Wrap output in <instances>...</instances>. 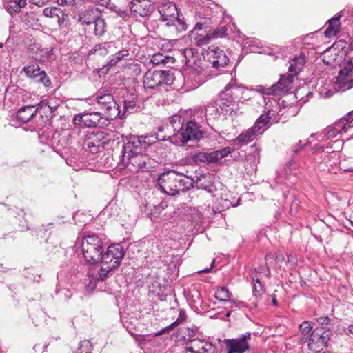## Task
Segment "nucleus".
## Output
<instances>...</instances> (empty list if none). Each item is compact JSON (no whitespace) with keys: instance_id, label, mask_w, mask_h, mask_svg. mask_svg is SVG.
<instances>
[{"instance_id":"c9c22d12","label":"nucleus","mask_w":353,"mask_h":353,"mask_svg":"<svg viewBox=\"0 0 353 353\" xmlns=\"http://www.w3.org/2000/svg\"><path fill=\"white\" fill-rule=\"evenodd\" d=\"M192 160L194 162L199 163H214V159L213 152H198L195 154Z\"/></svg>"},{"instance_id":"6e6552de","label":"nucleus","mask_w":353,"mask_h":353,"mask_svg":"<svg viewBox=\"0 0 353 353\" xmlns=\"http://www.w3.org/2000/svg\"><path fill=\"white\" fill-rule=\"evenodd\" d=\"M94 100L107 119L113 120L119 116V103L114 99L111 90L105 88L99 90L95 94Z\"/></svg>"},{"instance_id":"f3484780","label":"nucleus","mask_w":353,"mask_h":353,"mask_svg":"<svg viewBox=\"0 0 353 353\" xmlns=\"http://www.w3.org/2000/svg\"><path fill=\"white\" fill-rule=\"evenodd\" d=\"M23 71L26 77L34 79L36 82L43 84L46 87L51 85V81L44 70H41L39 65L32 63L23 67Z\"/></svg>"},{"instance_id":"7c9ffc66","label":"nucleus","mask_w":353,"mask_h":353,"mask_svg":"<svg viewBox=\"0 0 353 353\" xmlns=\"http://www.w3.org/2000/svg\"><path fill=\"white\" fill-rule=\"evenodd\" d=\"M236 28L234 23H228V25L221 23L219 27L212 32V37L219 38L229 36L236 31Z\"/></svg>"},{"instance_id":"8fccbe9b","label":"nucleus","mask_w":353,"mask_h":353,"mask_svg":"<svg viewBox=\"0 0 353 353\" xmlns=\"http://www.w3.org/2000/svg\"><path fill=\"white\" fill-rule=\"evenodd\" d=\"M318 323L323 327L324 325H328L331 323V319L328 316H321L317 319Z\"/></svg>"},{"instance_id":"a19ab883","label":"nucleus","mask_w":353,"mask_h":353,"mask_svg":"<svg viewBox=\"0 0 353 353\" xmlns=\"http://www.w3.org/2000/svg\"><path fill=\"white\" fill-rule=\"evenodd\" d=\"M215 298L219 301L227 302L230 299V293L225 287H221L216 291Z\"/></svg>"},{"instance_id":"4d7b16f0","label":"nucleus","mask_w":353,"mask_h":353,"mask_svg":"<svg viewBox=\"0 0 353 353\" xmlns=\"http://www.w3.org/2000/svg\"><path fill=\"white\" fill-rule=\"evenodd\" d=\"M29 2L39 7L46 4V0H29Z\"/></svg>"},{"instance_id":"774afa93","label":"nucleus","mask_w":353,"mask_h":353,"mask_svg":"<svg viewBox=\"0 0 353 353\" xmlns=\"http://www.w3.org/2000/svg\"><path fill=\"white\" fill-rule=\"evenodd\" d=\"M283 259H284V257H283V255H281V256H276V260H277L278 261H283Z\"/></svg>"},{"instance_id":"f03ea898","label":"nucleus","mask_w":353,"mask_h":353,"mask_svg":"<svg viewBox=\"0 0 353 353\" xmlns=\"http://www.w3.org/2000/svg\"><path fill=\"white\" fill-rule=\"evenodd\" d=\"M158 140L156 135L130 136L122 147L123 165L132 172H148L152 160L143 152Z\"/></svg>"},{"instance_id":"f257e3e1","label":"nucleus","mask_w":353,"mask_h":353,"mask_svg":"<svg viewBox=\"0 0 353 353\" xmlns=\"http://www.w3.org/2000/svg\"><path fill=\"white\" fill-rule=\"evenodd\" d=\"M183 54L188 67L185 72V81L191 83L192 88H197L203 83L208 68L221 70L229 63L225 52L214 46L208 47L203 59L194 48H185Z\"/></svg>"},{"instance_id":"ea45409f","label":"nucleus","mask_w":353,"mask_h":353,"mask_svg":"<svg viewBox=\"0 0 353 353\" xmlns=\"http://www.w3.org/2000/svg\"><path fill=\"white\" fill-rule=\"evenodd\" d=\"M234 150V149H233L230 147H225V148H222L221 150L212 152L215 163L218 162L219 160L222 159L223 158L227 157L228 154H230Z\"/></svg>"},{"instance_id":"0e129e2a","label":"nucleus","mask_w":353,"mask_h":353,"mask_svg":"<svg viewBox=\"0 0 353 353\" xmlns=\"http://www.w3.org/2000/svg\"><path fill=\"white\" fill-rule=\"evenodd\" d=\"M213 265H214V261L212 263V264H211L210 268H205L204 270H200L198 272L199 273H208L212 269V268L213 267Z\"/></svg>"},{"instance_id":"ddd939ff","label":"nucleus","mask_w":353,"mask_h":353,"mask_svg":"<svg viewBox=\"0 0 353 353\" xmlns=\"http://www.w3.org/2000/svg\"><path fill=\"white\" fill-rule=\"evenodd\" d=\"M158 10L161 14V19L163 21H168L167 26H175L177 31H182L186 29L185 23L178 18L177 8L172 2L169 1L161 3L159 6Z\"/></svg>"},{"instance_id":"cd10ccee","label":"nucleus","mask_w":353,"mask_h":353,"mask_svg":"<svg viewBox=\"0 0 353 353\" xmlns=\"http://www.w3.org/2000/svg\"><path fill=\"white\" fill-rule=\"evenodd\" d=\"M259 134L252 128H250L245 132L241 133L233 140L234 144L245 145L252 141Z\"/></svg>"},{"instance_id":"bb28decb","label":"nucleus","mask_w":353,"mask_h":353,"mask_svg":"<svg viewBox=\"0 0 353 353\" xmlns=\"http://www.w3.org/2000/svg\"><path fill=\"white\" fill-rule=\"evenodd\" d=\"M115 41L105 42L96 44L90 52L95 55L104 57L110 52H114L116 49Z\"/></svg>"},{"instance_id":"bf43d9fd","label":"nucleus","mask_w":353,"mask_h":353,"mask_svg":"<svg viewBox=\"0 0 353 353\" xmlns=\"http://www.w3.org/2000/svg\"><path fill=\"white\" fill-rule=\"evenodd\" d=\"M21 10L26 5V0H14Z\"/></svg>"},{"instance_id":"7ed1b4c3","label":"nucleus","mask_w":353,"mask_h":353,"mask_svg":"<svg viewBox=\"0 0 353 353\" xmlns=\"http://www.w3.org/2000/svg\"><path fill=\"white\" fill-rule=\"evenodd\" d=\"M305 63V55L301 53L299 57H295L291 60L288 73L281 75L276 83L270 87L260 85L258 91L263 94L273 96H281L288 93L292 88L294 77L302 70Z\"/></svg>"},{"instance_id":"69168bd1","label":"nucleus","mask_w":353,"mask_h":353,"mask_svg":"<svg viewBox=\"0 0 353 353\" xmlns=\"http://www.w3.org/2000/svg\"><path fill=\"white\" fill-rule=\"evenodd\" d=\"M272 297V304L274 305V306H277L278 305V302L276 301V295L275 294H273L271 296Z\"/></svg>"},{"instance_id":"b1692460","label":"nucleus","mask_w":353,"mask_h":353,"mask_svg":"<svg viewBox=\"0 0 353 353\" xmlns=\"http://www.w3.org/2000/svg\"><path fill=\"white\" fill-rule=\"evenodd\" d=\"M196 183L199 189L204 190L208 193H214L216 190L213 183L212 176L209 173L201 174Z\"/></svg>"},{"instance_id":"338daca9","label":"nucleus","mask_w":353,"mask_h":353,"mask_svg":"<svg viewBox=\"0 0 353 353\" xmlns=\"http://www.w3.org/2000/svg\"><path fill=\"white\" fill-rule=\"evenodd\" d=\"M348 330H349V332H350L351 334H353V324H352V325H350L349 326Z\"/></svg>"},{"instance_id":"4c0bfd02","label":"nucleus","mask_w":353,"mask_h":353,"mask_svg":"<svg viewBox=\"0 0 353 353\" xmlns=\"http://www.w3.org/2000/svg\"><path fill=\"white\" fill-rule=\"evenodd\" d=\"M168 207L165 202H161L157 205H153L152 208H149L146 206L147 214L152 220L156 219L159 217L161 212Z\"/></svg>"},{"instance_id":"052dcab7","label":"nucleus","mask_w":353,"mask_h":353,"mask_svg":"<svg viewBox=\"0 0 353 353\" xmlns=\"http://www.w3.org/2000/svg\"><path fill=\"white\" fill-rule=\"evenodd\" d=\"M309 337H310V335L304 336V335L301 334V336L300 338V342L302 343L307 342V343H309Z\"/></svg>"},{"instance_id":"603ef678","label":"nucleus","mask_w":353,"mask_h":353,"mask_svg":"<svg viewBox=\"0 0 353 353\" xmlns=\"http://www.w3.org/2000/svg\"><path fill=\"white\" fill-rule=\"evenodd\" d=\"M118 62H119V60L114 54L109 57V60L105 66L108 67L109 69L110 68L114 66Z\"/></svg>"},{"instance_id":"dca6fc26","label":"nucleus","mask_w":353,"mask_h":353,"mask_svg":"<svg viewBox=\"0 0 353 353\" xmlns=\"http://www.w3.org/2000/svg\"><path fill=\"white\" fill-rule=\"evenodd\" d=\"M250 339L251 334L248 332L239 338L225 339L228 353H244L250 347L248 341Z\"/></svg>"},{"instance_id":"aec40b11","label":"nucleus","mask_w":353,"mask_h":353,"mask_svg":"<svg viewBox=\"0 0 353 353\" xmlns=\"http://www.w3.org/2000/svg\"><path fill=\"white\" fill-rule=\"evenodd\" d=\"M43 14L46 17L57 19V23L60 28H63L67 26L65 21L68 16L59 8H45L43 10Z\"/></svg>"},{"instance_id":"a211bd4d","label":"nucleus","mask_w":353,"mask_h":353,"mask_svg":"<svg viewBox=\"0 0 353 353\" xmlns=\"http://www.w3.org/2000/svg\"><path fill=\"white\" fill-rule=\"evenodd\" d=\"M151 1H145L136 3L130 2V12L135 17H149L154 11V6L151 3Z\"/></svg>"},{"instance_id":"f8f14e48","label":"nucleus","mask_w":353,"mask_h":353,"mask_svg":"<svg viewBox=\"0 0 353 353\" xmlns=\"http://www.w3.org/2000/svg\"><path fill=\"white\" fill-rule=\"evenodd\" d=\"M330 328L318 327L314 329L309 337L308 349L315 353H320L327 347L329 341L332 336Z\"/></svg>"},{"instance_id":"6ab92c4d","label":"nucleus","mask_w":353,"mask_h":353,"mask_svg":"<svg viewBox=\"0 0 353 353\" xmlns=\"http://www.w3.org/2000/svg\"><path fill=\"white\" fill-rule=\"evenodd\" d=\"M214 347L211 343L205 342L198 338L188 339L185 343V353H209V349L206 347Z\"/></svg>"},{"instance_id":"4be33fe9","label":"nucleus","mask_w":353,"mask_h":353,"mask_svg":"<svg viewBox=\"0 0 353 353\" xmlns=\"http://www.w3.org/2000/svg\"><path fill=\"white\" fill-rule=\"evenodd\" d=\"M72 134L68 130H63L61 134L54 135L52 138V145L57 150L68 148L71 144Z\"/></svg>"},{"instance_id":"864d4df0","label":"nucleus","mask_w":353,"mask_h":353,"mask_svg":"<svg viewBox=\"0 0 353 353\" xmlns=\"http://www.w3.org/2000/svg\"><path fill=\"white\" fill-rule=\"evenodd\" d=\"M127 330L129 332V334L131 336H132L136 341H137L139 342H142L145 340L144 336L134 333L133 331L130 330L128 327H127Z\"/></svg>"},{"instance_id":"37998d69","label":"nucleus","mask_w":353,"mask_h":353,"mask_svg":"<svg viewBox=\"0 0 353 353\" xmlns=\"http://www.w3.org/2000/svg\"><path fill=\"white\" fill-rule=\"evenodd\" d=\"M299 330L302 335H304V336L310 335V334L312 332L313 327L312 325L311 322L305 321L302 322L299 325Z\"/></svg>"},{"instance_id":"a18cd8bd","label":"nucleus","mask_w":353,"mask_h":353,"mask_svg":"<svg viewBox=\"0 0 353 353\" xmlns=\"http://www.w3.org/2000/svg\"><path fill=\"white\" fill-rule=\"evenodd\" d=\"M264 292V287L262 284L261 281H259V283H255L254 284L253 288V295L256 299L262 296L263 293Z\"/></svg>"},{"instance_id":"423d86ee","label":"nucleus","mask_w":353,"mask_h":353,"mask_svg":"<svg viewBox=\"0 0 353 353\" xmlns=\"http://www.w3.org/2000/svg\"><path fill=\"white\" fill-rule=\"evenodd\" d=\"M125 255V251L121 244H113L108 246L107 250L100 257L101 268L99 271L101 279H106L110 272L117 268Z\"/></svg>"},{"instance_id":"79ce46f5","label":"nucleus","mask_w":353,"mask_h":353,"mask_svg":"<svg viewBox=\"0 0 353 353\" xmlns=\"http://www.w3.org/2000/svg\"><path fill=\"white\" fill-rule=\"evenodd\" d=\"M172 59L173 58L169 57L168 56H164L163 54L158 53L152 56L151 62L154 65H158L162 63H169V60Z\"/></svg>"},{"instance_id":"f704fd0d","label":"nucleus","mask_w":353,"mask_h":353,"mask_svg":"<svg viewBox=\"0 0 353 353\" xmlns=\"http://www.w3.org/2000/svg\"><path fill=\"white\" fill-rule=\"evenodd\" d=\"M90 28L93 29V32L96 36H102L104 34L106 31V23L101 15L97 18L92 23V26H90Z\"/></svg>"},{"instance_id":"5fc2aeb1","label":"nucleus","mask_w":353,"mask_h":353,"mask_svg":"<svg viewBox=\"0 0 353 353\" xmlns=\"http://www.w3.org/2000/svg\"><path fill=\"white\" fill-rule=\"evenodd\" d=\"M76 0H57V3L59 6H70V5H74Z\"/></svg>"},{"instance_id":"3c124183","label":"nucleus","mask_w":353,"mask_h":353,"mask_svg":"<svg viewBox=\"0 0 353 353\" xmlns=\"http://www.w3.org/2000/svg\"><path fill=\"white\" fill-rule=\"evenodd\" d=\"M115 56L118 57L119 61H121L122 59H127L128 57L129 56V52L128 50H120L117 52H116L115 54Z\"/></svg>"},{"instance_id":"393cba45","label":"nucleus","mask_w":353,"mask_h":353,"mask_svg":"<svg viewBox=\"0 0 353 353\" xmlns=\"http://www.w3.org/2000/svg\"><path fill=\"white\" fill-rule=\"evenodd\" d=\"M99 15L101 12L98 8H92L80 13L78 21L83 25L90 26Z\"/></svg>"},{"instance_id":"9b49d317","label":"nucleus","mask_w":353,"mask_h":353,"mask_svg":"<svg viewBox=\"0 0 353 353\" xmlns=\"http://www.w3.org/2000/svg\"><path fill=\"white\" fill-rule=\"evenodd\" d=\"M346 54V65L336 77V83L342 90L350 89L353 86V40L350 43Z\"/></svg>"},{"instance_id":"58836bf2","label":"nucleus","mask_w":353,"mask_h":353,"mask_svg":"<svg viewBox=\"0 0 353 353\" xmlns=\"http://www.w3.org/2000/svg\"><path fill=\"white\" fill-rule=\"evenodd\" d=\"M186 319V314L185 312L183 310H180L179 316L177 319L173 322L172 324H170L169 326H167L166 327L162 329L159 333L158 335L163 334L165 332V330H173L174 327L179 325L183 321H185Z\"/></svg>"},{"instance_id":"2eb2a0df","label":"nucleus","mask_w":353,"mask_h":353,"mask_svg":"<svg viewBox=\"0 0 353 353\" xmlns=\"http://www.w3.org/2000/svg\"><path fill=\"white\" fill-rule=\"evenodd\" d=\"M119 117L123 119L126 114H131L137 111L138 96L134 92H126L123 95L121 101H119Z\"/></svg>"},{"instance_id":"9d476101","label":"nucleus","mask_w":353,"mask_h":353,"mask_svg":"<svg viewBox=\"0 0 353 353\" xmlns=\"http://www.w3.org/2000/svg\"><path fill=\"white\" fill-rule=\"evenodd\" d=\"M236 84V81L231 79L225 85L224 90L219 93V99L215 101L223 115L231 114L236 107V101L234 97V94L238 90Z\"/></svg>"},{"instance_id":"49530a36","label":"nucleus","mask_w":353,"mask_h":353,"mask_svg":"<svg viewBox=\"0 0 353 353\" xmlns=\"http://www.w3.org/2000/svg\"><path fill=\"white\" fill-rule=\"evenodd\" d=\"M324 131L327 139L334 138L336 137L337 134H341L339 131L336 130V128L334 125V124L327 127Z\"/></svg>"},{"instance_id":"5701e85b","label":"nucleus","mask_w":353,"mask_h":353,"mask_svg":"<svg viewBox=\"0 0 353 353\" xmlns=\"http://www.w3.org/2000/svg\"><path fill=\"white\" fill-rule=\"evenodd\" d=\"M101 112H84L83 114L77 116L79 121L85 126L92 128L97 126L102 119Z\"/></svg>"},{"instance_id":"6e6d98bb","label":"nucleus","mask_w":353,"mask_h":353,"mask_svg":"<svg viewBox=\"0 0 353 353\" xmlns=\"http://www.w3.org/2000/svg\"><path fill=\"white\" fill-rule=\"evenodd\" d=\"M232 305L230 306L231 309L236 308V307H245V303L242 301H230Z\"/></svg>"},{"instance_id":"412c9836","label":"nucleus","mask_w":353,"mask_h":353,"mask_svg":"<svg viewBox=\"0 0 353 353\" xmlns=\"http://www.w3.org/2000/svg\"><path fill=\"white\" fill-rule=\"evenodd\" d=\"M205 22H197L194 28V30L191 32V39L194 41V43L197 46H202L209 43L211 37L205 32L203 33H199V30H201L203 26L206 24Z\"/></svg>"},{"instance_id":"473e14b6","label":"nucleus","mask_w":353,"mask_h":353,"mask_svg":"<svg viewBox=\"0 0 353 353\" xmlns=\"http://www.w3.org/2000/svg\"><path fill=\"white\" fill-rule=\"evenodd\" d=\"M221 114L222 113L220 112V109L216 101L205 107V116L208 124L210 121L217 119Z\"/></svg>"},{"instance_id":"e2e57ef3","label":"nucleus","mask_w":353,"mask_h":353,"mask_svg":"<svg viewBox=\"0 0 353 353\" xmlns=\"http://www.w3.org/2000/svg\"><path fill=\"white\" fill-rule=\"evenodd\" d=\"M288 263H292L294 264L296 263V261H295V258H294V256L292 254H289L288 256Z\"/></svg>"},{"instance_id":"39448f33","label":"nucleus","mask_w":353,"mask_h":353,"mask_svg":"<svg viewBox=\"0 0 353 353\" xmlns=\"http://www.w3.org/2000/svg\"><path fill=\"white\" fill-rule=\"evenodd\" d=\"M176 119H172L170 123L172 124L174 133L172 137H169L168 139L163 137V141L170 139L172 143H177L179 140L183 144L190 141H199L203 139L206 134V132L201 129L200 125L194 121L190 120L185 125L181 123V118L178 117L179 122L176 123Z\"/></svg>"},{"instance_id":"0eeeda50","label":"nucleus","mask_w":353,"mask_h":353,"mask_svg":"<svg viewBox=\"0 0 353 353\" xmlns=\"http://www.w3.org/2000/svg\"><path fill=\"white\" fill-rule=\"evenodd\" d=\"M103 250V243L97 234H88L82 238L81 252L88 263L97 264L99 263Z\"/></svg>"},{"instance_id":"4468645a","label":"nucleus","mask_w":353,"mask_h":353,"mask_svg":"<svg viewBox=\"0 0 353 353\" xmlns=\"http://www.w3.org/2000/svg\"><path fill=\"white\" fill-rule=\"evenodd\" d=\"M110 141V138L108 134L97 130L86 134L83 145L91 153L97 154L105 149Z\"/></svg>"},{"instance_id":"de8ad7c7","label":"nucleus","mask_w":353,"mask_h":353,"mask_svg":"<svg viewBox=\"0 0 353 353\" xmlns=\"http://www.w3.org/2000/svg\"><path fill=\"white\" fill-rule=\"evenodd\" d=\"M310 144V141L307 140L305 143H303L302 141H299L293 148L292 152L294 154H298L300 151H301L306 145Z\"/></svg>"},{"instance_id":"20e7f679","label":"nucleus","mask_w":353,"mask_h":353,"mask_svg":"<svg viewBox=\"0 0 353 353\" xmlns=\"http://www.w3.org/2000/svg\"><path fill=\"white\" fill-rule=\"evenodd\" d=\"M194 183L192 178L176 170L164 172L158 178V184L161 190L171 196L187 191L190 187L193 186Z\"/></svg>"},{"instance_id":"13d9d810","label":"nucleus","mask_w":353,"mask_h":353,"mask_svg":"<svg viewBox=\"0 0 353 353\" xmlns=\"http://www.w3.org/2000/svg\"><path fill=\"white\" fill-rule=\"evenodd\" d=\"M97 3L101 6L112 8L111 0H97Z\"/></svg>"},{"instance_id":"e433bc0d","label":"nucleus","mask_w":353,"mask_h":353,"mask_svg":"<svg viewBox=\"0 0 353 353\" xmlns=\"http://www.w3.org/2000/svg\"><path fill=\"white\" fill-rule=\"evenodd\" d=\"M105 279H101L99 276V273L98 276H94L93 275L88 274V279H85L84 282L87 291L90 292L94 290L97 288V285H99V283H102L103 281H105Z\"/></svg>"},{"instance_id":"09e8293b","label":"nucleus","mask_w":353,"mask_h":353,"mask_svg":"<svg viewBox=\"0 0 353 353\" xmlns=\"http://www.w3.org/2000/svg\"><path fill=\"white\" fill-rule=\"evenodd\" d=\"M8 10L11 14L19 13L21 10L14 0H10L8 2Z\"/></svg>"},{"instance_id":"c756f323","label":"nucleus","mask_w":353,"mask_h":353,"mask_svg":"<svg viewBox=\"0 0 353 353\" xmlns=\"http://www.w3.org/2000/svg\"><path fill=\"white\" fill-rule=\"evenodd\" d=\"M251 278L255 283H259L263 277L270 279L271 276V272L270 268L266 265H259L256 268H254L251 271Z\"/></svg>"},{"instance_id":"a878e982","label":"nucleus","mask_w":353,"mask_h":353,"mask_svg":"<svg viewBox=\"0 0 353 353\" xmlns=\"http://www.w3.org/2000/svg\"><path fill=\"white\" fill-rule=\"evenodd\" d=\"M333 124L341 134L346 133L350 128H353V110Z\"/></svg>"},{"instance_id":"c03bdc74","label":"nucleus","mask_w":353,"mask_h":353,"mask_svg":"<svg viewBox=\"0 0 353 353\" xmlns=\"http://www.w3.org/2000/svg\"><path fill=\"white\" fill-rule=\"evenodd\" d=\"M92 350L91 342L85 340L81 342L78 353H91Z\"/></svg>"},{"instance_id":"2f4dec72","label":"nucleus","mask_w":353,"mask_h":353,"mask_svg":"<svg viewBox=\"0 0 353 353\" xmlns=\"http://www.w3.org/2000/svg\"><path fill=\"white\" fill-rule=\"evenodd\" d=\"M270 110L265 111L263 114H261L256 119L254 125L252 127L259 134H262L264 130L263 127H265L270 121Z\"/></svg>"},{"instance_id":"c85d7f7f","label":"nucleus","mask_w":353,"mask_h":353,"mask_svg":"<svg viewBox=\"0 0 353 353\" xmlns=\"http://www.w3.org/2000/svg\"><path fill=\"white\" fill-rule=\"evenodd\" d=\"M341 17V15L334 16L327 22V27L324 32V34L326 37L330 38L332 36H335L339 32Z\"/></svg>"},{"instance_id":"680f3d73","label":"nucleus","mask_w":353,"mask_h":353,"mask_svg":"<svg viewBox=\"0 0 353 353\" xmlns=\"http://www.w3.org/2000/svg\"><path fill=\"white\" fill-rule=\"evenodd\" d=\"M265 259L268 261L269 260L274 259V254L272 252H268L265 256Z\"/></svg>"},{"instance_id":"72a5a7b5","label":"nucleus","mask_w":353,"mask_h":353,"mask_svg":"<svg viewBox=\"0 0 353 353\" xmlns=\"http://www.w3.org/2000/svg\"><path fill=\"white\" fill-rule=\"evenodd\" d=\"M34 106H25L19 110L17 117L23 123L28 122L35 115L37 109L34 110Z\"/></svg>"},{"instance_id":"1a4fd4ad","label":"nucleus","mask_w":353,"mask_h":353,"mask_svg":"<svg viewBox=\"0 0 353 353\" xmlns=\"http://www.w3.org/2000/svg\"><path fill=\"white\" fill-rule=\"evenodd\" d=\"M174 80V74L170 70H148L143 77L145 88L160 90L172 84Z\"/></svg>"}]
</instances>
